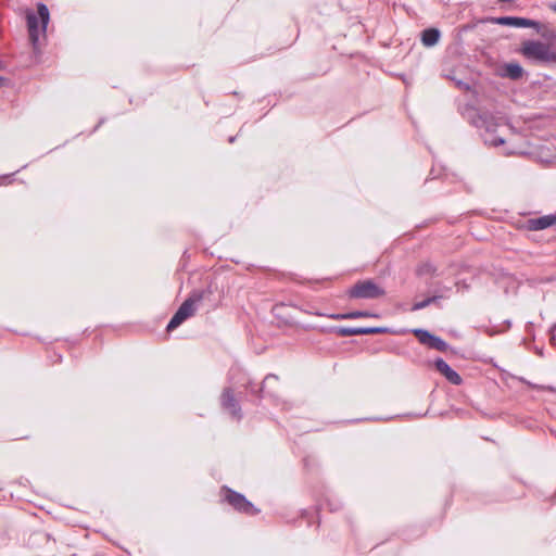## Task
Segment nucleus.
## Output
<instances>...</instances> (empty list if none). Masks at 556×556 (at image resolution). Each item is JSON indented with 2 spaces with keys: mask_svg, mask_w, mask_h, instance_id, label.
Here are the masks:
<instances>
[{
  "mask_svg": "<svg viewBox=\"0 0 556 556\" xmlns=\"http://www.w3.org/2000/svg\"><path fill=\"white\" fill-rule=\"evenodd\" d=\"M334 332L341 337L394 333L387 327H336Z\"/></svg>",
  "mask_w": 556,
  "mask_h": 556,
  "instance_id": "10",
  "label": "nucleus"
},
{
  "mask_svg": "<svg viewBox=\"0 0 556 556\" xmlns=\"http://www.w3.org/2000/svg\"><path fill=\"white\" fill-rule=\"evenodd\" d=\"M211 291L208 289L204 290H195L193 291L188 299H186L182 304L178 307L174 316L170 318L167 324L166 330L173 331L179 325H181L187 318L193 316L197 304L200 303L206 294H210Z\"/></svg>",
  "mask_w": 556,
  "mask_h": 556,
  "instance_id": "3",
  "label": "nucleus"
},
{
  "mask_svg": "<svg viewBox=\"0 0 556 556\" xmlns=\"http://www.w3.org/2000/svg\"><path fill=\"white\" fill-rule=\"evenodd\" d=\"M235 139H236L235 137H230L228 141H229L230 143H232V142L235 141Z\"/></svg>",
  "mask_w": 556,
  "mask_h": 556,
  "instance_id": "24",
  "label": "nucleus"
},
{
  "mask_svg": "<svg viewBox=\"0 0 556 556\" xmlns=\"http://www.w3.org/2000/svg\"><path fill=\"white\" fill-rule=\"evenodd\" d=\"M520 52L530 61L541 64H556V50H552L548 43L538 40L525 41Z\"/></svg>",
  "mask_w": 556,
  "mask_h": 556,
  "instance_id": "4",
  "label": "nucleus"
},
{
  "mask_svg": "<svg viewBox=\"0 0 556 556\" xmlns=\"http://www.w3.org/2000/svg\"><path fill=\"white\" fill-rule=\"evenodd\" d=\"M525 70L519 63H505L502 67L501 76L511 80H519L523 77Z\"/></svg>",
  "mask_w": 556,
  "mask_h": 556,
  "instance_id": "13",
  "label": "nucleus"
},
{
  "mask_svg": "<svg viewBox=\"0 0 556 556\" xmlns=\"http://www.w3.org/2000/svg\"><path fill=\"white\" fill-rule=\"evenodd\" d=\"M466 118L468 122L479 129H484L488 136L484 137V143L493 147H498L505 142L502 137L493 136L500 123L498 119L490 112H481L480 110L470 106L466 109Z\"/></svg>",
  "mask_w": 556,
  "mask_h": 556,
  "instance_id": "1",
  "label": "nucleus"
},
{
  "mask_svg": "<svg viewBox=\"0 0 556 556\" xmlns=\"http://www.w3.org/2000/svg\"><path fill=\"white\" fill-rule=\"evenodd\" d=\"M329 317L334 320L349 319V313L331 314Z\"/></svg>",
  "mask_w": 556,
  "mask_h": 556,
  "instance_id": "20",
  "label": "nucleus"
},
{
  "mask_svg": "<svg viewBox=\"0 0 556 556\" xmlns=\"http://www.w3.org/2000/svg\"><path fill=\"white\" fill-rule=\"evenodd\" d=\"M37 13L38 14H35L34 12H27L26 14L29 40L35 51L38 50L39 46V21L41 23L40 29L43 35H46L47 27L50 21V12L45 3L39 2L37 4Z\"/></svg>",
  "mask_w": 556,
  "mask_h": 556,
  "instance_id": "2",
  "label": "nucleus"
},
{
  "mask_svg": "<svg viewBox=\"0 0 556 556\" xmlns=\"http://www.w3.org/2000/svg\"><path fill=\"white\" fill-rule=\"evenodd\" d=\"M506 324H507L508 327H510V325H511L510 320H507Z\"/></svg>",
  "mask_w": 556,
  "mask_h": 556,
  "instance_id": "25",
  "label": "nucleus"
},
{
  "mask_svg": "<svg viewBox=\"0 0 556 556\" xmlns=\"http://www.w3.org/2000/svg\"><path fill=\"white\" fill-rule=\"evenodd\" d=\"M219 400L223 409L227 410L232 418L237 420L242 419V410L239 400L236 397L235 392L231 388H224Z\"/></svg>",
  "mask_w": 556,
  "mask_h": 556,
  "instance_id": "9",
  "label": "nucleus"
},
{
  "mask_svg": "<svg viewBox=\"0 0 556 556\" xmlns=\"http://www.w3.org/2000/svg\"><path fill=\"white\" fill-rule=\"evenodd\" d=\"M278 377L274 374L267 375L262 384L257 387L253 381H248L244 386L245 389L257 400H262L264 396H275L274 386L277 384Z\"/></svg>",
  "mask_w": 556,
  "mask_h": 556,
  "instance_id": "8",
  "label": "nucleus"
},
{
  "mask_svg": "<svg viewBox=\"0 0 556 556\" xmlns=\"http://www.w3.org/2000/svg\"><path fill=\"white\" fill-rule=\"evenodd\" d=\"M549 8H551L554 12H556V3H552V4H549Z\"/></svg>",
  "mask_w": 556,
  "mask_h": 556,
  "instance_id": "23",
  "label": "nucleus"
},
{
  "mask_svg": "<svg viewBox=\"0 0 556 556\" xmlns=\"http://www.w3.org/2000/svg\"><path fill=\"white\" fill-rule=\"evenodd\" d=\"M222 492L224 493V501H226L237 511L250 516H254L260 513V509H257L250 501H248L243 494L236 492L228 486H223Z\"/></svg>",
  "mask_w": 556,
  "mask_h": 556,
  "instance_id": "7",
  "label": "nucleus"
},
{
  "mask_svg": "<svg viewBox=\"0 0 556 556\" xmlns=\"http://www.w3.org/2000/svg\"><path fill=\"white\" fill-rule=\"evenodd\" d=\"M435 369L445 377V379L454 384L460 386L463 383V378L458 372H456L443 358L439 357L434 361Z\"/></svg>",
  "mask_w": 556,
  "mask_h": 556,
  "instance_id": "11",
  "label": "nucleus"
},
{
  "mask_svg": "<svg viewBox=\"0 0 556 556\" xmlns=\"http://www.w3.org/2000/svg\"><path fill=\"white\" fill-rule=\"evenodd\" d=\"M416 274L418 276L429 275V276L433 277L437 275V267L432 263L426 262V263L420 264L417 267Z\"/></svg>",
  "mask_w": 556,
  "mask_h": 556,
  "instance_id": "16",
  "label": "nucleus"
},
{
  "mask_svg": "<svg viewBox=\"0 0 556 556\" xmlns=\"http://www.w3.org/2000/svg\"><path fill=\"white\" fill-rule=\"evenodd\" d=\"M429 348L440 352H445L448 349V344L440 337L433 334Z\"/></svg>",
  "mask_w": 556,
  "mask_h": 556,
  "instance_id": "17",
  "label": "nucleus"
},
{
  "mask_svg": "<svg viewBox=\"0 0 556 556\" xmlns=\"http://www.w3.org/2000/svg\"><path fill=\"white\" fill-rule=\"evenodd\" d=\"M494 24L502 26H514V27H532L536 33L541 34L546 39H555L556 33L554 30L546 29L543 25L534 20L519 17V16H500L492 20Z\"/></svg>",
  "mask_w": 556,
  "mask_h": 556,
  "instance_id": "5",
  "label": "nucleus"
},
{
  "mask_svg": "<svg viewBox=\"0 0 556 556\" xmlns=\"http://www.w3.org/2000/svg\"><path fill=\"white\" fill-rule=\"evenodd\" d=\"M556 224V213L544 215L536 218H530L527 220V229L536 231L546 229Z\"/></svg>",
  "mask_w": 556,
  "mask_h": 556,
  "instance_id": "12",
  "label": "nucleus"
},
{
  "mask_svg": "<svg viewBox=\"0 0 556 556\" xmlns=\"http://www.w3.org/2000/svg\"><path fill=\"white\" fill-rule=\"evenodd\" d=\"M8 84H9V79L3 76H0V86L5 87V86H8Z\"/></svg>",
  "mask_w": 556,
  "mask_h": 556,
  "instance_id": "22",
  "label": "nucleus"
},
{
  "mask_svg": "<svg viewBox=\"0 0 556 556\" xmlns=\"http://www.w3.org/2000/svg\"><path fill=\"white\" fill-rule=\"evenodd\" d=\"M412 333L418 339V341L426 345V346H430V343H431V339L433 337V334L431 332H429L428 330L426 329H421V328H415L412 330Z\"/></svg>",
  "mask_w": 556,
  "mask_h": 556,
  "instance_id": "15",
  "label": "nucleus"
},
{
  "mask_svg": "<svg viewBox=\"0 0 556 556\" xmlns=\"http://www.w3.org/2000/svg\"><path fill=\"white\" fill-rule=\"evenodd\" d=\"M456 86L459 88V89H463V90H469L470 89V86L468 83H465L463 80H456L454 79Z\"/></svg>",
  "mask_w": 556,
  "mask_h": 556,
  "instance_id": "21",
  "label": "nucleus"
},
{
  "mask_svg": "<svg viewBox=\"0 0 556 556\" xmlns=\"http://www.w3.org/2000/svg\"><path fill=\"white\" fill-rule=\"evenodd\" d=\"M439 299H440V296L433 295V296L427 298V299H425V300H422L420 302H416L412 306V311H420L422 308H426L430 304L437 302Z\"/></svg>",
  "mask_w": 556,
  "mask_h": 556,
  "instance_id": "19",
  "label": "nucleus"
},
{
  "mask_svg": "<svg viewBox=\"0 0 556 556\" xmlns=\"http://www.w3.org/2000/svg\"><path fill=\"white\" fill-rule=\"evenodd\" d=\"M384 294V289L371 279L359 280L346 291V295L350 299L359 300H374L381 298Z\"/></svg>",
  "mask_w": 556,
  "mask_h": 556,
  "instance_id": "6",
  "label": "nucleus"
},
{
  "mask_svg": "<svg viewBox=\"0 0 556 556\" xmlns=\"http://www.w3.org/2000/svg\"><path fill=\"white\" fill-rule=\"evenodd\" d=\"M378 314L371 313L368 311H353L349 312V319H357V318H377Z\"/></svg>",
  "mask_w": 556,
  "mask_h": 556,
  "instance_id": "18",
  "label": "nucleus"
},
{
  "mask_svg": "<svg viewBox=\"0 0 556 556\" xmlns=\"http://www.w3.org/2000/svg\"><path fill=\"white\" fill-rule=\"evenodd\" d=\"M441 33L438 28H426L421 33V42L425 47H433L439 42Z\"/></svg>",
  "mask_w": 556,
  "mask_h": 556,
  "instance_id": "14",
  "label": "nucleus"
}]
</instances>
